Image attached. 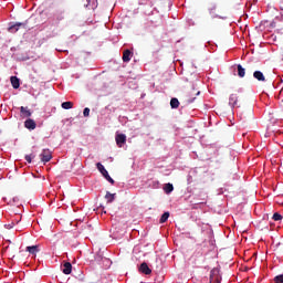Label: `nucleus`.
Listing matches in <instances>:
<instances>
[{
    "mask_svg": "<svg viewBox=\"0 0 283 283\" xmlns=\"http://www.w3.org/2000/svg\"><path fill=\"white\" fill-rule=\"evenodd\" d=\"M196 96H200V91L196 90V87H191L186 92L185 103L186 105H191L196 101Z\"/></svg>",
    "mask_w": 283,
    "mask_h": 283,
    "instance_id": "nucleus-1",
    "label": "nucleus"
},
{
    "mask_svg": "<svg viewBox=\"0 0 283 283\" xmlns=\"http://www.w3.org/2000/svg\"><path fill=\"white\" fill-rule=\"evenodd\" d=\"M96 168L102 174V176H104V178L111 182V185H114L113 178L109 176V172L107 171V169H105V166H103V164L97 163Z\"/></svg>",
    "mask_w": 283,
    "mask_h": 283,
    "instance_id": "nucleus-2",
    "label": "nucleus"
},
{
    "mask_svg": "<svg viewBox=\"0 0 283 283\" xmlns=\"http://www.w3.org/2000/svg\"><path fill=\"white\" fill-rule=\"evenodd\" d=\"M40 158L42 163L45 165V163H50L52 160V150L50 149H43L40 154Z\"/></svg>",
    "mask_w": 283,
    "mask_h": 283,
    "instance_id": "nucleus-3",
    "label": "nucleus"
},
{
    "mask_svg": "<svg viewBox=\"0 0 283 283\" xmlns=\"http://www.w3.org/2000/svg\"><path fill=\"white\" fill-rule=\"evenodd\" d=\"M117 147H123L127 143V135L126 134H117L115 136Z\"/></svg>",
    "mask_w": 283,
    "mask_h": 283,
    "instance_id": "nucleus-4",
    "label": "nucleus"
},
{
    "mask_svg": "<svg viewBox=\"0 0 283 283\" xmlns=\"http://www.w3.org/2000/svg\"><path fill=\"white\" fill-rule=\"evenodd\" d=\"M138 271H139V273H143L144 275H151V270L149 269V265L146 262H143L139 265Z\"/></svg>",
    "mask_w": 283,
    "mask_h": 283,
    "instance_id": "nucleus-5",
    "label": "nucleus"
},
{
    "mask_svg": "<svg viewBox=\"0 0 283 283\" xmlns=\"http://www.w3.org/2000/svg\"><path fill=\"white\" fill-rule=\"evenodd\" d=\"M210 283H220V275L216 269L210 271Z\"/></svg>",
    "mask_w": 283,
    "mask_h": 283,
    "instance_id": "nucleus-6",
    "label": "nucleus"
},
{
    "mask_svg": "<svg viewBox=\"0 0 283 283\" xmlns=\"http://www.w3.org/2000/svg\"><path fill=\"white\" fill-rule=\"evenodd\" d=\"M20 114L22 118H30V116H32V112L25 106L20 107Z\"/></svg>",
    "mask_w": 283,
    "mask_h": 283,
    "instance_id": "nucleus-7",
    "label": "nucleus"
},
{
    "mask_svg": "<svg viewBox=\"0 0 283 283\" xmlns=\"http://www.w3.org/2000/svg\"><path fill=\"white\" fill-rule=\"evenodd\" d=\"M24 127L27 129L34 130L36 129V122H34L32 118H29L24 122Z\"/></svg>",
    "mask_w": 283,
    "mask_h": 283,
    "instance_id": "nucleus-8",
    "label": "nucleus"
},
{
    "mask_svg": "<svg viewBox=\"0 0 283 283\" xmlns=\"http://www.w3.org/2000/svg\"><path fill=\"white\" fill-rule=\"evenodd\" d=\"M20 28H25V23H21V22H18L11 27H9V32H11L12 34L19 32V29Z\"/></svg>",
    "mask_w": 283,
    "mask_h": 283,
    "instance_id": "nucleus-9",
    "label": "nucleus"
},
{
    "mask_svg": "<svg viewBox=\"0 0 283 283\" xmlns=\"http://www.w3.org/2000/svg\"><path fill=\"white\" fill-rule=\"evenodd\" d=\"M132 56H134V53L129 49L125 50L123 53V61L124 63H129L132 61Z\"/></svg>",
    "mask_w": 283,
    "mask_h": 283,
    "instance_id": "nucleus-10",
    "label": "nucleus"
},
{
    "mask_svg": "<svg viewBox=\"0 0 283 283\" xmlns=\"http://www.w3.org/2000/svg\"><path fill=\"white\" fill-rule=\"evenodd\" d=\"M229 105L231 107H238V94L233 93L229 97Z\"/></svg>",
    "mask_w": 283,
    "mask_h": 283,
    "instance_id": "nucleus-11",
    "label": "nucleus"
},
{
    "mask_svg": "<svg viewBox=\"0 0 283 283\" xmlns=\"http://www.w3.org/2000/svg\"><path fill=\"white\" fill-rule=\"evenodd\" d=\"M62 273H64V275H70L72 273V263L65 262L63 264Z\"/></svg>",
    "mask_w": 283,
    "mask_h": 283,
    "instance_id": "nucleus-12",
    "label": "nucleus"
},
{
    "mask_svg": "<svg viewBox=\"0 0 283 283\" xmlns=\"http://www.w3.org/2000/svg\"><path fill=\"white\" fill-rule=\"evenodd\" d=\"M10 81H11V85H12L13 90H19V87H21V83L19 81V77L11 76Z\"/></svg>",
    "mask_w": 283,
    "mask_h": 283,
    "instance_id": "nucleus-13",
    "label": "nucleus"
},
{
    "mask_svg": "<svg viewBox=\"0 0 283 283\" xmlns=\"http://www.w3.org/2000/svg\"><path fill=\"white\" fill-rule=\"evenodd\" d=\"M253 77L256 78V81H261V82L266 81V77H264V73H262L261 71H255L253 73Z\"/></svg>",
    "mask_w": 283,
    "mask_h": 283,
    "instance_id": "nucleus-14",
    "label": "nucleus"
},
{
    "mask_svg": "<svg viewBox=\"0 0 283 283\" xmlns=\"http://www.w3.org/2000/svg\"><path fill=\"white\" fill-rule=\"evenodd\" d=\"M170 107L171 109H178V107H180V102L178 101V98L172 97L170 99Z\"/></svg>",
    "mask_w": 283,
    "mask_h": 283,
    "instance_id": "nucleus-15",
    "label": "nucleus"
},
{
    "mask_svg": "<svg viewBox=\"0 0 283 283\" xmlns=\"http://www.w3.org/2000/svg\"><path fill=\"white\" fill-rule=\"evenodd\" d=\"M237 70H238V76H240V78H244L247 74V70H244V67H242L241 64L237 65Z\"/></svg>",
    "mask_w": 283,
    "mask_h": 283,
    "instance_id": "nucleus-16",
    "label": "nucleus"
},
{
    "mask_svg": "<svg viewBox=\"0 0 283 283\" xmlns=\"http://www.w3.org/2000/svg\"><path fill=\"white\" fill-rule=\"evenodd\" d=\"M27 251L30 252L31 255H34L35 253H39V245L27 247Z\"/></svg>",
    "mask_w": 283,
    "mask_h": 283,
    "instance_id": "nucleus-17",
    "label": "nucleus"
},
{
    "mask_svg": "<svg viewBox=\"0 0 283 283\" xmlns=\"http://www.w3.org/2000/svg\"><path fill=\"white\" fill-rule=\"evenodd\" d=\"M115 199H116V193H112V192H109V191L106 192V195H105V200H106L107 202H112V201L115 200Z\"/></svg>",
    "mask_w": 283,
    "mask_h": 283,
    "instance_id": "nucleus-18",
    "label": "nucleus"
},
{
    "mask_svg": "<svg viewBox=\"0 0 283 283\" xmlns=\"http://www.w3.org/2000/svg\"><path fill=\"white\" fill-rule=\"evenodd\" d=\"M164 191H165V193H171V191H174V185H171V184H166V185L164 186Z\"/></svg>",
    "mask_w": 283,
    "mask_h": 283,
    "instance_id": "nucleus-19",
    "label": "nucleus"
},
{
    "mask_svg": "<svg viewBox=\"0 0 283 283\" xmlns=\"http://www.w3.org/2000/svg\"><path fill=\"white\" fill-rule=\"evenodd\" d=\"M72 107H74V103H72V102H63L62 103L63 109H72Z\"/></svg>",
    "mask_w": 283,
    "mask_h": 283,
    "instance_id": "nucleus-20",
    "label": "nucleus"
},
{
    "mask_svg": "<svg viewBox=\"0 0 283 283\" xmlns=\"http://www.w3.org/2000/svg\"><path fill=\"white\" fill-rule=\"evenodd\" d=\"M167 220H169V212H165L164 216H161L159 222L160 224H165Z\"/></svg>",
    "mask_w": 283,
    "mask_h": 283,
    "instance_id": "nucleus-21",
    "label": "nucleus"
},
{
    "mask_svg": "<svg viewBox=\"0 0 283 283\" xmlns=\"http://www.w3.org/2000/svg\"><path fill=\"white\" fill-rule=\"evenodd\" d=\"M272 220H274V222H279V220H282V214L275 212L272 217Z\"/></svg>",
    "mask_w": 283,
    "mask_h": 283,
    "instance_id": "nucleus-22",
    "label": "nucleus"
},
{
    "mask_svg": "<svg viewBox=\"0 0 283 283\" xmlns=\"http://www.w3.org/2000/svg\"><path fill=\"white\" fill-rule=\"evenodd\" d=\"M274 282H275V283H283V274L276 275V276L274 277Z\"/></svg>",
    "mask_w": 283,
    "mask_h": 283,
    "instance_id": "nucleus-23",
    "label": "nucleus"
},
{
    "mask_svg": "<svg viewBox=\"0 0 283 283\" xmlns=\"http://www.w3.org/2000/svg\"><path fill=\"white\" fill-rule=\"evenodd\" d=\"M32 158H34V156L32 155H25L24 159L27 160V163H32Z\"/></svg>",
    "mask_w": 283,
    "mask_h": 283,
    "instance_id": "nucleus-24",
    "label": "nucleus"
},
{
    "mask_svg": "<svg viewBox=\"0 0 283 283\" xmlns=\"http://www.w3.org/2000/svg\"><path fill=\"white\" fill-rule=\"evenodd\" d=\"M83 116H85V117L90 116V108H87V107L84 108Z\"/></svg>",
    "mask_w": 283,
    "mask_h": 283,
    "instance_id": "nucleus-25",
    "label": "nucleus"
},
{
    "mask_svg": "<svg viewBox=\"0 0 283 283\" xmlns=\"http://www.w3.org/2000/svg\"><path fill=\"white\" fill-rule=\"evenodd\" d=\"M13 227H14V222L10 224H4V229H13Z\"/></svg>",
    "mask_w": 283,
    "mask_h": 283,
    "instance_id": "nucleus-26",
    "label": "nucleus"
},
{
    "mask_svg": "<svg viewBox=\"0 0 283 283\" xmlns=\"http://www.w3.org/2000/svg\"><path fill=\"white\" fill-rule=\"evenodd\" d=\"M213 10H216V6H213V8L210 9V13L213 12Z\"/></svg>",
    "mask_w": 283,
    "mask_h": 283,
    "instance_id": "nucleus-27",
    "label": "nucleus"
}]
</instances>
